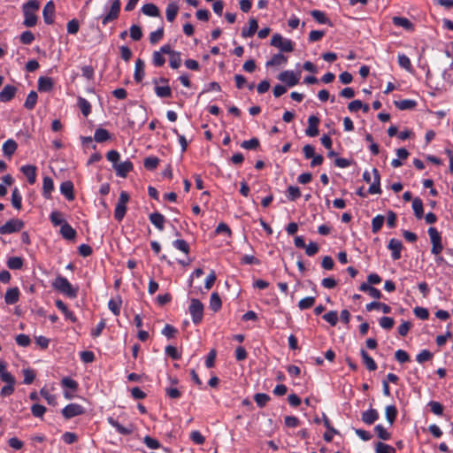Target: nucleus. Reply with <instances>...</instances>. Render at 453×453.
<instances>
[{
  "mask_svg": "<svg viewBox=\"0 0 453 453\" xmlns=\"http://www.w3.org/2000/svg\"><path fill=\"white\" fill-rule=\"evenodd\" d=\"M0 379L5 382V385L0 390L2 397H7L13 394L15 390L16 380L14 376L6 370V364L0 360Z\"/></svg>",
  "mask_w": 453,
  "mask_h": 453,
  "instance_id": "f257e3e1",
  "label": "nucleus"
},
{
  "mask_svg": "<svg viewBox=\"0 0 453 453\" xmlns=\"http://www.w3.org/2000/svg\"><path fill=\"white\" fill-rule=\"evenodd\" d=\"M40 3L37 0H29L22 6L24 14L23 25L27 27H33L37 23L35 12L39 10Z\"/></svg>",
  "mask_w": 453,
  "mask_h": 453,
  "instance_id": "f03ea898",
  "label": "nucleus"
},
{
  "mask_svg": "<svg viewBox=\"0 0 453 453\" xmlns=\"http://www.w3.org/2000/svg\"><path fill=\"white\" fill-rule=\"evenodd\" d=\"M52 288L70 298H75L78 295V287H73L68 280L61 275L57 276L53 280Z\"/></svg>",
  "mask_w": 453,
  "mask_h": 453,
  "instance_id": "7ed1b4c3",
  "label": "nucleus"
},
{
  "mask_svg": "<svg viewBox=\"0 0 453 453\" xmlns=\"http://www.w3.org/2000/svg\"><path fill=\"white\" fill-rule=\"evenodd\" d=\"M130 199V196L127 191H121L118 203L114 210V218L117 221L121 222L127 213V204Z\"/></svg>",
  "mask_w": 453,
  "mask_h": 453,
  "instance_id": "20e7f679",
  "label": "nucleus"
},
{
  "mask_svg": "<svg viewBox=\"0 0 453 453\" xmlns=\"http://www.w3.org/2000/svg\"><path fill=\"white\" fill-rule=\"evenodd\" d=\"M271 45L282 52H292L295 43L290 39L283 38L280 34H274L271 38Z\"/></svg>",
  "mask_w": 453,
  "mask_h": 453,
  "instance_id": "39448f33",
  "label": "nucleus"
},
{
  "mask_svg": "<svg viewBox=\"0 0 453 453\" xmlns=\"http://www.w3.org/2000/svg\"><path fill=\"white\" fill-rule=\"evenodd\" d=\"M188 311L195 325L201 323L203 318V304L198 299L193 298L190 301Z\"/></svg>",
  "mask_w": 453,
  "mask_h": 453,
  "instance_id": "423d86ee",
  "label": "nucleus"
},
{
  "mask_svg": "<svg viewBox=\"0 0 453 453\" xmlns=\"http://www.w3.org/2000/svg\"><path fill=\"white\" fill-rule=\"evenodd\" d=\"M431 243H432V249L431 252L432 254L438 256L441 253L443 250V245L441 243V236L439 231L434 227L430 226L427 230Z\"/></svg>",
  "mask_w": 453,
  "mask_h": 453,
  "instance_id": "0eeeda50",
  "label": "nucleus"
},
{
  "mask_svg": "<svg viewBox=\"0 0 453 453\" xmlns=\"http://www.w3.org/2000/svg\"><path fill=\"white\" fill-rule=\"evenodd\" d=\"M24 227V222L19 219H12L0 226L1 234H10L19 232Z\"/></svg>",
  "mask_w": 453,
  "mask_h": 453,
  "instance_id": "6e6552de",
  "label": "nucleus"
},
{
  "mask_svg": "<svg viewBox=\"0 0 453 453\" xmlns=\"http://www.w3.org/2000/svg\"><path fill=\"white\" fill-rule=\"evenodd\" d=\"M162 51L170 56L169 65L173 69H178L181 65V54L179 51H175L172 49L169 44L162 46Z\"/></svg>",
  "mask_w": 453,
  "mask_h": 453,
  "instance_id": "1a4fd4ad",
  "label": "nucleus"
},
{
  "mask_svg": "<svg viewBox=\"0 0 453 453\" xmlns=\"http://www.w3.org/2000/svg\"><path fill=\"white\" fill-rule=\"evenodd\" d=\"M84 408L78 403H69L62 410V415L65 418L69 419L73 417L83 414Z\"/></svg>",
  "mask_w": 453,
  "mask_h": 453,
  "instance_id": "9d476101",
  "label": "nucleus"
},
{
  "mask_svg": "<svg viewBox=\"0 0 453 453\" xmlns=\"http://www.w3.org/2000/svg\"><path fill=\"white\" fill-rule=\"evenodd\" d=\"M120 5H121L120 0L113 1L112 4L111 6L110 12L102 19L103 25L105 26L109 22L113 21L116 19H118V17L119 15V12H120Z\"/></svg>",
  "mask_w": 453,
  "mask_h": 453,
  "instance_id": "9b49d317",
  "label": "nucleus"
},
{
  "mask_svg": "<svg viewBox=\"0 0 453 453\" xmlns=\"http://www.w3.org/2000/svg\"><path fill=\"white\" fill-rule=\"evenodd\" d=\"M388 249L391 250V257L394 260L401 258V251L403 250V243L400 240L392 238L389 240Z\"/></svg>",
  "mask_w": 453,
  "mask_h": 453,
  "instance_id": "f8f14e48",
  "label": "nucleus"
},
{
  "mask_svg": "<svg viewBox=\"0 0 453 453\" xmlns=\"http://www.w3.org/2000/svg\"><path fill=\"white\" fill-rule=\"evenodd\" d=\"M113 168L116 172L117 176L121 178H126L128 173H130L134 166L133 163L130 160H126L121 163L115 164L113 165Z\"/></svg>",
  "mask_w": 453,
  "mask_h": 453,
  "instance_id": "ddd939ff",
  "label": "nucleus"
},
{
  "mask_svg": "<svg viewBox=\"0 0 453 453\" xmlns=\"http://www.w3.org/2000/svg\"><path fill=\"white\" fill-rule=\"evenodd\" d=\"M42 16L44 22L48 25H51L54 23V17H55V4L53 1H49L44 5L42 10Z\"/></svg>",
  "mask_w": 453,
  "mask_h": 453,
  "instance_id": "4468645a",
  "label": "nucleus"
},
{
  "mask_svg": "<svg viewBox=\"0 0 453 453\" xmlns=\"http://www.w3.org/2000/svg\"><path fill=\"white\" fill-rule=\"evenodd\" d=\"M278 79L286 83L289 88L294 87L299 81L298 77L295 74L293 71H284L280 73L278 76Z\"/></svg>",
  "mask_w": 453,
  "mask_h": 453,
  "instance_id": "2eb2a0df",
  "label": "nucleus"
},
{
  "mask_svg": "<svg viewBox=\"0 0 453 453\" xmlns=\"http://www.w3.org/2000/svg\"><path fill=\"white\" fill-rule=\"evenodd\" d=\"M319 119L317 116H310L308 119V127L305 130V134L310 137L317 136L319 134Z\"/></svg>",
  "mask_w": 453,
  "mask_h": 453,
  "instance_id": "dca6fc26",
  "label": "nucleus"
},
{
  "mask_svg": "<svg viewBox=\"0 0 453 453\" xmlns=\"http://www.w3.org/2000/svg\"><path fill=\"white\" fill-rule=\"evenodd\" d=\"M17 88L13 85H5L0 91V102H10L17 93Z\"/></svg>",
  "mask_w": 453,
  "mask_h": 453,
  "instance_id": "f3484780",
  "label": "nucleus"
},
{
  "mask_svg": "<svg viewBox=\"0 0 453 453\" xmlns=\"http://www.w3.org/2000/svg\"><path fill=\"white\" fill-rule=\"evenodd\" d=\"M379 418V412L376 409H369L362 412L361 419L366 425H372Z\"/></svg>",
  "mask_w": 453,
  "mask_h": 453,
  "instance_id": "a211bd4d",
  "label": "nucleus"
},
{
  "mask_svg": "<svg viewBox=\"0 0 453 453\" xmlns=\"http://www.w3.org/2000/svg\"><path fill=\"white\" fill-rule=\"evenodd\" d=\"M149 219L152 225L155 226L159 231H163L165 228V218L159 212H153L150 214Z\"/></svg>",
  "mask_w": 453,
  "mask_h": 453,
  "instance_id": "6ab92c4d",
  "label": "nucleus"
},
{
  "mask_svg": "<svg viewBox=\"0 0 453 453\" xmlns=\"http://www.w3.org/2000/svg\"><path fill=\"white\" fill-rule=\"evenodd\" d=\"M60 192L68 201H73L74 199L73 184L71 180H66L61 183Z\"/></svg>",
  "mask_w": 453,
  "mask_h": 453,
  "instance_id": "aec40b11",
  "label": "nucleus"
},
{
  "mask_svg": "<svg viewBox=\"0 0 453 453\" xmlns=\"http://www.w3.org/2000/svg\"><path fill=\"white\" fill-rule=\"evenodd\" d=\"M108 423L114 427L117 432L122 435H129L133 433V428L127 427L119 424L116 419H114L112 417H109L107 418Z\"/></svg>",
  "mask_w": 453,
  "mask_h": 453,
  "instance_id": "412c9836",
  "label": "nucleus"
},
{
  "mask_svg": "<svg viewBox=\"0 0 453 453\" xmlns=\"http://www.w3.org/2000/svg\"><path fill=\"white\" fill-rule=\"evenodd\" d=\"M20 171L27 178L29 184H34L36 180V167L32 165H23Z\"/></svg>",
  "mask_w": 453,
  "mask_h": 453,
  "instance_id": "4be33fe9",
  "label": "nucleus"
},
{
  "mask_svg": "<svg viewBox=\"0 0 453 453\" xmlns=\"http://www.w3.org/2000/svg\"><path fill=\"white\" fill-rule=\"evenodd\" d=\"M19 289L15 287L9 288L4 295V302L7 304H14L19 301Z\"/></svg>",
  "mask_w": 453,
  "mask_h": 453,
  "instance_id": "5701e85b",
  "label": "nucleus"
},
{
  "mask_svg": "<svg viewBox=\"0 0 453 453\" xmlns=\"http://www.w3.org/2000/svg\"><path fill=\"white\" fill-rule=\"evenodd\" d=\"M144 67H145L144 62L142 59L138 58L135 61V67H134V79L137 83L141 82L145 75Z\"/></svg>",
  "mask_w": 453,
  "mask_h": 453,
  "instance_id": "b1692460",
  "label": "nucleus"
},
{
  "mask_svg": "<svg viewBox=\"0 0 453 453\" xmlns=\"http://www.w3.org/2000/svg\"><path fill=\"white\" fill-rule=\"evenodd\" d=\"M60 234L63 236V238L66 240H73L76 237V231L74 228L72 227L70 224L63 223L60 227Z\"/></svg>",
  "mask_w": 453,
  "mask_h": 453,
  "instance_id": "393cba45",
  "label": "nucleus"
},
{
  "mask_svg": "<svg viewBox=\"0 0 453 453\" xmlns=\"http://www.w3.org/2000/svg\"><path fill=\"white\" fill-rule=\"evenodd\" d=\"M54 86L53 81L50 77H40L38 79V90L41 92H49Z\"/></svg>",
  "mask_w": 453,
  "mask_h": 453,
  "instance_id": "a878e982",
  "label": "nucleus"
},
{
  "mask_svg": "<svg viewBox=\"0 0 453 453\" xmlns=\"http://www.w3.org/2000/svg\"><path fill=\"white\" fill-rule=\"evenodd\" d=\"M360 355L362 357V360H363V363L364 365L366 366V368L372 372V371H375L377 369V365L375 363V361L373 360V358L366 352L365 349H362L360 350Z\"/></svg>",
  "mask_w": 453,
  "mask_h": 453,
  "instance_id": "bb28decb",
  "label": "nucleus"
},
{
  "mask_svg": "<svg viewBox=\"0 0 453 453\" xmlns=\"http://www.w3.org/2000/svg\"><path fill=\"white\" fill-rule=\"evenodd\" d=\"M257 28H258L257 20L256 19L252 18L249 21V27L242 28V36L244 38L251 37L257 32Z\"/></svg>",
  "mask_w": 453,
  "mask_h": 453,
  "instance_id": "cd10ccee",
  "label": "nucleus"
},
{
  "mask_svg": "<svg viewBox=\"0 0 453 453\" xmlns=\"http://www.w3.org/2000/svg\"><path fill=\"white\" fill-rule=\"evenodd\" d=\"M365 309L367 311H371L372 310H380L385 314L391 312V307L389 305L380 302H372L367 303Z\"/></svg>",
  "mask_w": 453,
  "mask_h": 453,
  "instance_id": "c85d7f7f",
  "label": "nucleus"
},
{
  "mask_svg": "<svg viewBox=\"0 0 453 453\" xmlns=\"http://www.w3.org/2000/svg\"><path fill=\"white\" fill-rule=\"evenodd\" d=\"M287 62L288 58L281 53H278L273 55L272 58L266 62L265 66H280L285 65Z\"/></svg>",
  "mask_w": 453,
  "mask_h": 453,
  "instance_id": "c756f323",
  "label": "nucleus"
},
{
  "mask_svg": "<svg viewBox=\"0 0 453 453\" xmlns=\"http://www.w3.org/2000/svg\"><path fill=\"white\" fill-rule=\"evenodd\" d=\"M54 189V182L53 180L45 176L42 181V195L45 198H50L51 196V193Z\"/></svg>",
  "mask_w": 453,
  "mask_h": 453,
  "instance_id": "7c9ffc66",
  "label": "nucleus"
},
{
  "mask_svg": "<svg viewBox=\"0 0 453 453\" xmlns=\"http://www.w3.org/2000/svg\"><path fill=\"white\" fill-rule=\"evenodd\" d=\"M17 142L12 139H8L3 144V152L5 156L11 157L17 150Z\"/></svg>",
  "mask_w": 453,
  "mask_h": 453,
  "instance_id": "2f4dec72",
  "label": "nucleus"
},
{
  "mask_svg": "<svg viewBox=\"0 0 453 453\" xmlns=\"http://www.w3.org/2000/svg\"><path fill=\"white\" fill-rule=\"evenodd\" d=\"M111 138L108 130L99 127L96 129L94 134V140L96 142H104Z\"/></svg>",
  "mask_w": 453,
  "mask_h": 453,
  "instance_id": "473e14b6",
  "label": "nucleus"
},
{
  "mask_svg": "<svg viewBox=\"0 0 453 453\" xmlns=\"http://www.w3.org/2000/svg\"><path fill=\"white\" fill-rule=\"evenodd\" d=\"M311 15L319 24H327L332 26L331 20L326 16L325 12L319 10L311 11Z\"/></svg>",
  "mask_w": 453,
  "mask_h": 453,
  "instance_id": "72a5a7b5",
  "label": "nucleus"
},
{
  "mask_svg": "<svg viewBox=\"0 0 453 453\" xmlns=\"http://www.w3.org/2000/svg\"><path fill=\"white\" fill-rule=\"evenodd\" d=\"M142 12L144 15L150 17H159L160 12L159 9L154 4H146L142 7Z\"/></svg>",
  "mask_w": 453,
  "mask_h": 453,
  "instance_id": "f704fd0d",
  "label": "nucleus"
},
{
  "mask_svg": "<svg viewBox=\"0 0 453 453\" xmlns=\"http://www.w3.org/2000/svg\"><path fill=\"white\" fill-rule=\"evenodd\" d=\"M397 413H398V411L395 405L391 404V405L386 406L385 416H386V419L388 420V422L389 423L390 426H392L394 424V422L395 421Z\"/></svg>",
  "mask_w": 453,
  "mask_h": 453,
  "instance_id": "c9c22d12",
  "label": "nucleus"
},
{
  "mask_svg": "<svg viewBox=\"0 0 453 453\" xmlns=\"http://www.w3.org/2000/svg\"><path fill=\"white\" fill-rule=\"evenodd\" d=\"M395 105L401 111L411 110L417 105V102L411 99L395 101Z\"/></svg>",
  "mask_w": 453,
  "mask_h": 453,
  "instance_id": "e433bc0d",
  "label": "nucleus"
},
{
  "mask_svg": "<svg viewBox=\"0 0 453 453\" xmlns=\"http://www.w3.org/2000/svg\"><path fill=\"white\" fill-rule=\"evenodd\" d=\"M412 209L417 219H420L424 215L423 202L420 198L416 197L412 201Z\"/></svg>",
  "mask_w": 453,
  "mask_h": 453,
  "instance_id": "4c0bfd02",
  "label": "nucleus"
},
{
  "mask_svg": "<svg viewBox=\"0 0 453 453\" xmlns=\"http://www.w3.org/2000/svg\"><path fill=\"white\" fill-rule=\"evenodd\" d=\"M178 11H179V6L175 3L168 4L166 10H165L166 19L169 22H173L177 16Z\"/></svg>",
  "mask_w": 453,
  "mask_h": 453,
  "instance_id": "58836bf2",
  "label": "nucleus"
},
{
  "mask_svg": "<svg viewBox=\"0 0 453 453\" xmlns=\"http://www.w3.org/2000/svg\"><path fill=\"white\" fill-rule=\"evenodd\" d=\"M392 20H393V24L395 26L402 27L405 28L406 30L413 29V24L407 18L394 17Z\"/></svg>",
  "mask_w": 453,
  "mask_h": 453,
  "instance_id": "ea45409f",
  "label": "nucleus"
},
{
  "mask_svg": "<svg viewBox=\"0 0 453 453\" xmlns=\"http://www.w3.org/2000/svg\"><path fill=\"white\" fill-rule=\"evenodd\" d=\"M122 301L119 296L117 298H112L108 303V308L111 310V311L118 316L120 313V308H121Z\"/></svg>",
  "mask_w": 453,
  "mask_h": 453,
  "instance_id": "a19ab883",
  "label": "nucleus"
},
{
  "mask_svg": "<svg viewBox=\"0 0 453 453\" xmlns=\"http://www.w3.org/2000/svg\"><path fill=\"white\" fill-rule=\"evenodd\" d=\"M37 93L34 90L30 91L26 98L24 107L27 110H33L37 103Z\"/></svg>",
  "mask_w": 453,
  "mask_h": 453,
  "instance_id": "79ce46f5",
  "label": "nucleus"
},
{
  "mask_svg": "<svg viewBox=\"0 0 453 453\" xmlns=\"http://www.w3.org/2000/svg\"><path fill=\"white\" fill-rule=\"evenodd\" d=\"M163 54H165L164 51H162V47L159 50H156L152 54V64L157 66L160 67L164 65L165 63V58L163 57Z\"/></svg>",
  "mask_w": 453,
  "mask_h": 453,
  "instance_id": "37998d69",
  "label": "nucleus"
},
{
  "mask_svg": "<svg viewBox=\"0 0 453 453\" xmlns=\"http://www.w3.org/2000/svg\"><path fill=\"white\" fill-rule=\"evenodd\" d=\"M23 264V259L20 257H12L7 260V266L11 270L21 269Z\"/></svg>",
  "mask_w": 453,
  "mask_h": 453,
  "instance_id": "c03bdc74",
  "label": "nucleus"
},
{
  "mask_svg": "<svg viewBox=\"0 0 453 453\" xmlns=\"http://www.w3.org/2000/svg\"><path fill=\"white\" fill-rule=\"evenodd\" d=\"M286 196L289 201H296L301 197L300 188L296 186H289L286 192Z\"/></svg>",
  "mask_w": 453,
  "mask_h": 453,
  "instance_id": "a18cd8bd",
  "label": "nucleus"
},
{
  "mask_svg": "<svg viewBox=\"0 0 453 453\" xmlns=\"http://www.w3.org/2000/svg\"><path fill=\"white\" fill-rule=\"evenodd\" d=\"M222 306L221 299L218 293L213 292L210 298V308L213 311H218Z\"/></svg>",
  "mask_w": 453,
  "mask_h": 453,
  "instance_id": "49530a36",
  "label": "nucleus"
},
{
  "mask_svg": "<svg viewBox=\"0 0 453 453\" xmlns=\"http://www.w3.org/2000/svg\"><path fill=\"white\" fill-rule=\"evenodd\" d=\"M376 453H395V449L388 444L379 441L375 444Z\"/></svg>",
  "mask_w": 453,
  "mask_h": 453,
  "instance_id": "de8ad7c7",
  "label": "nucleus"
},
{
  "mask_svg": "<svg viewBox=\"0 0 453 453\" xmlns=\"http://www.w3.org/2000/svg\"><path fill=\"white\" fill-rule=\"evenodd\" d=\"M374 431L377 436L383 441H388L391 438V434L380 424L375 426Z\"/></svg>",
  "mask_w": 453,
  "mask_h": 453,
  "instance_id": "09e8293b",
  "label": "nucleus"
},
{
  "mask_svg": "<svg viewBox=\"0 0 453 453\" xmlns=\"http://www.w3.org/2000/svg\"><path fill=\"white\" fill-rule=\"evenodd\" d=\"M385 221V218L382 215H377L375 216L372 220V233L376 234L378 233Z\"/></svg>",
  "mask_w": 453,
  "mask_h": 453,
  "instance_id": "8fccbe9b",
  "label": "nucleus"
},
{
  "mask_svg": "<svg viewBox=\"0 0 453 453\" xmlns=\"http://www.w3.org/2000/svg\"><path fill=\"white\" fill-rule=\"evenodd\" d=\"M155 93L158 97L166 98L172 96V89L169 86H156Z\"/></svg>",
  "mask_w": 453,
  "mask_h": 453,
  "instance_id": "3c124183",
  "label": "nucleus"
},
{
  "mask_svg": "<svg viewBox=\"0 0 453 453\" xmlns=\"http://www.w3.org/2000/svg\"><path fill=\"white\" fill-rule=\"evenodd\" d=\"M21 201H22V196H21L19 189L17 188H15L12 193V206L17 210H20L21 209Z\"/></svg>",
  "mask_w": 453,
  "mask_h": 453,
  "instance_id": "603ef678",
  "label": "nucleus"
},
{
  "mask_svg": "<svg viewBox=\"0 0 453 453\" xmlns=\"http://www.w3.org/2000/svg\"><path fill=\"white\" fill-rule=\"evenodd\" d=\"M50 219L54 226H62L63 223H66L63 219V214L60 211H54L50 215Z\"/></svg>",
  "mask_w": 453,
  "mask_h": 453,
  "instance_id": "864d4df0",
  "label": "nucleus"
},
{
  "mask_svg": "<svg viewBox=\"0 0 453 453\" xmlns=\"http://www.w3.org/2000/svg\"><path fill=\"white\" fill-rule=\"evenodd\" d=\"M173 247L175 249L182 251L185 254H188L189 253V250H190L189 245H188V243L185 240H182V239L175 240L173 242Z\"/></svg>",
  "mask_w": 453,
  "mask_h": 453,
  "instance_id": "5fc2aeb1",
  "label": "nucleus"
},
{
  "mask_svg": "<svg viewBox=\"0 0 453 453\" xmlns=\"http://www.w3.org/2000/svg\"><path fill=\"white\" fill-rule=\"evenodd\" d=\"M315 303L314 296H307L301 299L298 303V307L300 310H306L312 307Z\"/></svg>",
  "mask_w": 453,
  "mask_h": 453,
  "instance_id": "6e6d98bb",
  "label": "nucleus"
},
{
  "mask_svg": "<svg viewBox=\"0 0 453 453\" xmlns=\"http://www.w3.org/2000/svg\"><path fill=\"white\" fill-rule=\"evenodd\" d=\"M159 159L157 157H148L143 161V165L148 170H154L158 165Z\"/></svg>",
  "mask_w": 453,
  "mask_h": 453,
  "instance_id": "4d7b16f0",
  "label": "nucleus"
},
{
  "mask_svg": "<svg viewBox=\"0 0 453 453\" xmlns=\"http://www.w3.org/2000/svg\"><path fill=\"white\" fill-rule=\"evenodd\" d=\"M322 318L332 326H334L338 322V313L336 311H331L324 314Z\"/></svg>",
  "mask_w": 453,
  "mask_h": 453,
  "instance_id": "13d9d810",
  "label": "nucleus"
},
{
  "mask_svg": "<svg viewBox=\"0 0 453 453\" xmlns=\"http://www.w3.org/2000/svg\"><path fill=\"white\" fill-rule=\"evenodd\" d=\"M78 103L82 114L87 117L91 111V105L89 102L85 98L80 97Z\"/></svg>",
  "mask_w": 453,
  "mask_h": 453,
  "instance_id": "bf43d9fd",
  "label": "nucleus"
},
{
  "mask_svg": "<svg viewBox=\"0 0 453 453\" xmlns=\"http://www.w3.org/2000/svg\"><path fill=\"white\" fill-rule=\"evenodd\" d=\"M164 36V27H161L157 30L151 32L150 35V42L151 44H156Z\"/></svg>",
  "mask_w": 453,
  "mask_h": 453,
  "instance_id": "052dcab7",
  "label": "nucleus"
},
{
  "mask_svg": "<svg viewBox=\"0 0 453 453\" xmlns=\"http://www.w3.org/2000/svg\"><path fill=\"white\" fill-rule=\"evenodd\" d=\"M398 64L407 71H411L412 68L410 58L404 54L398 55Z\"/></svg>",
  "mask_w": 453,
  "mask_h": 453,
  "instance_id": "680f3d73",
  "label": "nucleus"
},
{
  "mask_svg": "<svg viewBox=\"0 0 453 453\" xmlns=\"http://www.w3.org/2000/svg\"><path fill=\"white\" fill-rule=\"evenodd\" d=\"M254 400L257 406L264 407L270 400V396L264 393H257L255 395Z\"/></svg>",
  "mask_w": 453,
  "mask_h": 453,
  "instance_id": "e2e57ef3",
  "label": "nucleus"
},
{
  "mask_svg": "<svg viewBox=\"0 0 453 453\" xmlns=\"http://www.w3.org/2000/svg\"><path fill=\"white\" fill-rule=\"evenodd\" d=\"M61 385H62V387L69 388L73 391H75L78 388L77 381H75L74 380H73L69 377L63 378L61 380Z\"/></svg>",
  "mask_w": 453,
  "mask_h": 453,
  "instance_id": "0e129e2a",
  "label": "nucleus"
},
{
  "mask_svg": "<svg viewBox=\"0 0 453 453\" xmlns=\"http://www.w3.org/2000/svg\"><path fill=\"white\" fill-rule=\"evenodd\" d=\"M241 146L245 150H256L259 146V140L257 138H251L250 140L243 141Z\"/></svg>",
  "mask_w": 453,
  "mask_h": 453,
  "instance_id": "69168bd1",
  "label": "nucleus"
},
{
  "mask_svg": "<svg viewBox=\"0 0 453 453\" xmlns=\"http://www.w3.org/2000/svg\"><path fill=\"white\" fill-rule=\"evenodd\" d=\"M16 343L20 347H27L31 343V339L28 335L20 334L15 338Z\"/></svg>",
  "mask_w": 453,
  "mask_h": 453,
  "instance_id": "338daca9",
  "label": "nucleus"
},
{
  "mask_svg": "<svg viewBox=\"0 0 453 453\" xmlns=\"http://www.w3.org/2000/svg\"><path fill=\"white\" fill-rule=\"evenodd\" d=\"M31 412L36 418H42L46 412V407L38 403L33 404L31 407Z\"/></svg>",
  "mask_w": 453,
  "mask_h": 453,
  "instance_id": "774afa93",
  "label": "nucleus"
}]
</instances>
